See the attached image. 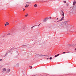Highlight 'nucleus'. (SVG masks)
<instances>
[{
    "label": "nucleus",
    "instance_id": "nucleus-6",
    "mask_svg": "<svg viewBox=\"0 0 76 76\" xmlns=\"http://www.w3.org/2000/svg\"><path fill=\"white\" fill-rule=\"evenodd\" d=\"M74 7H74V6H73V7H70V9L71 10H73L74 9Z\"/></svg>",
    "mask_w": 76,
    "mask_h": 76
},
{
    "label": "nucleus",
    "instance_id": "nucleus-9",
    "mask_svg": "<svg viewBox=\"0 0 76 76\" xmlns=\"http://www.w3.org/2000/svg\"><path fill=\"white\" fill-rule=\"evenodd\" d=\"M39 56H41V57H42V56H46V57H47V56H45V55H39Z\"/></svg>",
    "mask_w": 76,
    "mask_h": 76
},
{
    "label": "nucleus",
    "instance_id": "nucleus-29",
    "mask_svg": "<svg viewBox=\"0 0 76 76\" xmlns=\"http://www.w3.org/2000/svg\"><path fill=\"white\" fill-rule=\"evenodd\" d=\"M58 18H57V20H58Z\"/></svg>",
    "mask_w": 76,
    "mask_h": 76
},
{
    "label": "nucleus",
    "instance_id": "nucleus-20",
    "mask_svg": "<svg viewBox=\"0 0 76 76\" xmlns=\"http://www.w3.org/2000/svg\"><path fill=\"white\" fill-rule=\"evenodd\" d=\"M2 60H3L2 59H0V61H2Z\"/></svg>",
    "mask_w": 76,
    "mask_h": 76
},
{
    "label": "nucleus",
    "instance_id": "nucleus-15",
    "mask_svg": "<svg viewBox=\"0 0 76 76\" xmlns=\"http://www.w3.org/2000/svg\"><path fill=\"white\" fill-rule=\"evenodd\" d=\"M74 15H76V12H74Z\"/></svg>",
    "mask_w": 76,
    "mask_h": 76
},
{
    "label": "nucleus",
    "instance_id": "nucleus-18",
    "mask_svg": "<svg viewBox=\"0 0 76 76\" xmlns=\"http://www.w3.org/2000/svg\"><path fill=\"white\" fill-rule=\"evenodd\" d=\"M6 23H7V25H8L9 24L8 23V22H6Z\"/></svg>",
    "mask_w": 76,
    "mask_h": 76
},
{
    "label": "nucleus",
    "instance_id": "nucleus-22",
    "mask_svg": "<svg viewBox=\"0 0 76 76\" xmlns=\"http://www.w3.org/2000/svg\"><path fill=\"white\" fill-rule=\"evenodd\" d=\"M69 6V4H66V6Z\"/></svg>",
    "mask_w": 76,
    "mask_h": 76
},
{
    "label": "nucleus",
    "instance_id": "nucleus-14",
    "mask_svg": "<svg viewBox=\"0 0 76 76\" xmlns=\"http://www.w3.org/2000/svg\"><path fill=\"white\" fill-rule=\"evenodd\" d=\"M33 26V27H31V29H33V28H34V27H35V26Z\"/></svg>",
    "mask_w": 76,
    "mask_h": 76
},
{
    "label": "nucleus",
    "instance_id": "nucleus-21",
    "mask_svg": "<svg viewBox=\"0 0 76 76\" xmlns=\"http://www.w3.org/2000/svg\"><path fill=\"white\" fill-rule=\"evenodd\" d=\"M30 67H31V69H32V66H30Z\"/></svg>",
    "mask_w": 76,
    "mask_h": 76
},
{
    "label": "nucleus",
    "instance_id": "nucleus-30",
    "mask_svg": "<svg viewBox=\"0 0 76 76\" xmlns=\"http://www.w3.org/2000/svg\"><path fill=\"white\" fill-rule=\"evenodd\" d=\"M49 18H50V19H51V17H50Z\"/></svg>",
    "mask_w": 76,
    "mask_h": 76
},
{
    "label": "nucleus",
    "instance_id": "nucleus-12",
    "mask_svg": "<svg viewBox=\"0 0 76 76\" xmlns=\"http://www.w3.org/2000/svg\"><path fill=\"white\" fill-rule=\"evenodd\" d=\"M34 7H37V4H35L34 5Z\"/></svg>",
    "mask_w": 76,
    "mask_h": 76
},
{
    "label": "nucleus",
    "instance_id": "nucleus-34",
    "mask_svg": "<svg viewBox=\"0 0 76 76\" xmlns=\"http://www.w3.org/2000/svg\"><path fill=\"white\" fill-rule=\"evenodd\" d=\"M47 59V60H48V59H49V58H47V59Z\"/></svg>",
    "mask_w": 76,
    "mask_h": 76
},
{
    "label": "nucleus",
    "instance_id": "nucleus-26",
    "mask_svg": "<svg viewBox=\"0 0 76 76\" xmlns=\"http://www.w3.org/2000/svg\"><path fill=\"white\" fill-rule=\"evenodd\" d=\"M5 26H7V24H5Z\"/></svg>",
    "mask_w": 76,
    "mask_h": 76
},
{
    "label": "nucleus",
    "instance_id": "nucleus-17",
    "mask_svg": "<svg viewBox=\"0 0 76 76\" xmlns=\"http://www.w3.org/2000/svg\"><path fill=\"white\" fill-rule=\"evenodd\" d=\"M64 2L65 3H66V1H64Z\"/></svg>",
    "mask_w": 76,
    "mask_h": 76
},
{
    "label": "nucleus",
    "instance_id": "nucleus-23",
    "mask_svg": "<svg viewBox=\"0 0 76 76\" xmlns=\"http://www.w3.org/2000/svg\"><path fill=\"white\" fill-rule=\"evenodd\" d=\"M65 53H66V52H63V54H65Z\"/></svg>",
    "mask_w": 76,
    "mask_h": 76
},
{
    "label": "nucleus",
    "instance_id": "nucleus-10",
    "mask_svg": "<svg viewBox=\"0 0 76 76\" xmlns=\"http://www.w3.org/2000/svg\"><path fill=\"white\" fill-rule=\"evenodd\" d=\"M34 55L35 56H39V55L37 54V53H35V54Z\"/></svg>",
    "mask_w": 76,
    "mask_h": 76
},
{
    "label": "nucleus",
    "instance_id": "nucleus-16",
    "mask_svg": "<svg viewBox=\"0 0 76 76\" xmlns=\"http://www.w3.org/2000/svg\"><path fill=\"white\" fill-rule=\"evenodd\" d=\"M52 57H50L49 58V59L50 60H51L52 59Z\"/></svg>",
    "mask_w": 76,
    "mask_h": 76
},
{
    "label": "nucleus",
    "instance_id": "nucleus-11",
    "mask_svg": "<svg viewBox=\"0 0 76 76\" xmlns=\"http://www.w3.org/2000/svg\"><path fill=\"white\" fill-rule=\"evenodd\" d=\"M29 6V4H26V6H25V7H28Z\"/></svg>",
    "mask_w": 76,
    "mask_h": 76
},
{
    "label": "nucleus",
    "instance_id": "nucleus-28",
    "mask_svg": "<svg viewBox=\"0 0 76 76\" xmlns=\"http://www.w3.org/2000/svg\"><path fill=\"white\" fill-rule=\"evenodd\" d=\"M23 10L24 11V10H25L24 9H23Z\"/></svg>",
    "mask_w": 76,
    "mask_h": 76
},
{
    "label": "nucleus",
    "instance_id": "nucleus-27",
    "mask_svg": "<svg viewBox=\"0 0 76 76\" xmlns=\"http://www.w3.org/2000/svg\"><path fill=\"white\" fill-rule=\"evenodd\" d=\"M26 15H27V16H28V13H27Z\"/></svg>",
    "mask_w": 76,
    "mask_h": 76
},
{
    "label": "nucleus",
    "instance_id": "nucleus-13",
    "mask_svg": "<svg viewBox=\"0 0 76 76\" xmlns=\"http://www.w3.org/2000/svg\"><path fill=\"white\" fill-rule=\"evenodd\" d=\"M61 20H64V17H63L61 18Z\"/></svg>",
    "mask_w": 76,
    "mask_h": 76
},
{
    "label": "nucleus",
    "instance_id": "nucleus-3",
    "mask_svg": "<svg viewBox=\"0 0 76 76\" xmlns=\"http://www.w3.org/2000/svg\"><path fill=\"white\" fill-rule=\"evenodd\" d=\"M75 4H76V1L75 0H74V2H73V6L74 7H75Z\"/></svg>",
    "mask_w": 76,
    "mask_h": 76
},
{
    "label": "nucleus",
    "instance_id": "nucleus-35",
    "mask_svg": "<svg viewBox=\"0 0 76 76\" xmlns=\"http://www.w3.org/2000/svg\"><path fill=\"white\" fill-rule=\"evenodd\" d=\"M67 53H70V52H68Z\"/></svg>",
    "mask_w": 76,
    "mask_h": 76
},
{
    "label": "nucleus",
    "instance_id": "nucleus-8",
    "mask_svg": "<svg viewBox=\"0 0 76 76\" xmlns=\"http://www.w3.org/2000/svg\"><path fill=\"white\" fill-rule=\"evenodd\" d=\"M46 21H47V19L45 18V19H44V20H43V22H45Z\"/></svg>",
    "mask_w": 76,
    "mask_h": 76
},
{
    "label": "nucleus",
    "instance_id": "nucleus-24",
    "mask_svg": "<svg viewBox=\"0 0 76 76\" xmlns=\"http://www.w3.org/2000/svg\"><path fill=\"white\" fill-rule=\"evenodd\" d=\"M61 21V20H58V22H60Z\"/></svg>",
    "mask_w": 76,
    "mask_h": 76
},
{
    "label": "nucleus",
    "instance_id": "nucleus-36",
    "mask_svg": "<svg viewBox=\"0 0 76 76\" xmlns=\"http://www.w3.org/2000/svg\"><path fill=\"white\" fill-rule=\"evenodd\" d=\"M75 50L76 51V48L75 49Z\"/></svg>",
    "mask_w": 76,
    "mask_h": 76
},
{
    "label": "nucleus",
    "instance_id": "nucleus-19",
    "mask_svg": "<svg viewBox=\"0 0 76 76\" xmlns=\"http://www.w3.org/2000/svg\"><path fill=\"white\" fill-rule=\"evenodd\" d=\"M57 56H58V55H55V57H57Z\"/></svg>",
    "mask_w": 76,
    "mask_h": 76
},
{
    "label": "nucleus",
    "instance_id": "nucleus-2",
    "mask_svg": "<svg viewBox=\"0 0 76 76\" xmlns=\"http://www.w3.org/2000/svg\"><path fill=\"white\" fill-rule=\"evenodd\" d=\"M61 12L62 13V16H64V12L63 11H61Z\"/></svg>",
    "mask_w": 76,
    "mask_h": 76
},
{
    "label": "nucleus",
    "instance_id": "nucleus-5",
    "mask_svg": "<svg viewBox=\"0 0 76 76\" xmlns=\"http://www.w3.org/2000/svg\"><path fill=\"white\" fill-rule=\"evenodd\" d=\"M10 71V69H8L7 71V73H9Z\"/></svg>",
    "mask_w": 76,
    "mask_h": 76
},
{
    "label": "nucleus",
    "instance_id": "nucleus-31",
    "mask_svg": "<svg viewBox=\"0 0 76 76\" xmlns=\"http://www.w3.org/2000/svg\"><path fill=\"white\" fill-rule=\"evenodd\" d=\"M8 35H10V34H8Z\"/></svg>",
    "mask_w": 76,
    "mask_h": 76
},
{
    "label": "nucleus",
    "instance_id": "nucleus-4",
    "mask_svg": "<svg viewBox=\"0 0 76 76\" xmlns=\"http://www.w3.org/2000/svg\"><path fill=\"white\" fill-rule=\"evenodd\" d=\"M70 46L71 47H74V46H75L76 45V44H72L70 45Z\"/></svg>",
    "mask_w": 76,
    "mask_h": 76
},
{
    "label": "nucleus",
    "instance_id": "nucleus-1",
    "mask_svg": "<svg viewBox=\"0 0 76 76\" xmlns=\"http://www.w3.org/2000/svg\"><path fill=\"white\" fill-rule=\"evenodd\" d=\"M6 71V69L5 68H4V69L2 70V72L3 73H4Z\"/></svg>",
    "mask_w": 76,
    "mask_h": 76
},
{
    "label": "nucleus",
    "instance_id": "nucleus-25",
    "mask_svg": "<svg viewBox=\"0 0 76 76\" xmlns=\"http://www.w3.org/2000/svg\"><path fill=\"white\" fill-rule=\"evenodd\" d=\"M25 16L26 17H27V15H25Z\"/></svg>",
    "mask_w": 76,
    "mask_h": 76
},
{
    "label": "nucleus",
    "instance_id": "nucleus-32",
    "mask_svg": "<svg viewBox=\"0 0 76 76\" xmlns=\"http://www.w3.org/2000/svg\"><path fill=\"white\" fill-rule=\"evenodd\" d=\"M41 24H40L39 25H38V26H39V25H40Z\"/></svg>",
    "mask_w": 76,
    "mask_h": 76
},
{
    "label": "nucleus",
    "instance_id": "nucleus-7",
    "mask_svg": "<svg viewBox=\"0 0 76 76\" xmlns=\"http://www.w3.org/2000/svg\"><path fill=\"white\" fill-rule=\"evenodd\" d=\"M73 10L74 12H76V8L74 7Z\"/></svg>",
    "mask_w": 76,
    "mask_h": 76
},
{
    "label": "nucleus",
    "instance_id": "nucleus-33",
    "mask_svg": "<svg viewBox=\"0 0 76 76\" xmlns=\"http://www.w3.org/2000/svg\"><path fill=\"white\" fill-rule=\"evenodd\" d=\"M58 55V56H59V54H58V55Z\"/></svg>",
    "mask_w": 76,
    "mask_h": 76
}]
</instances>
